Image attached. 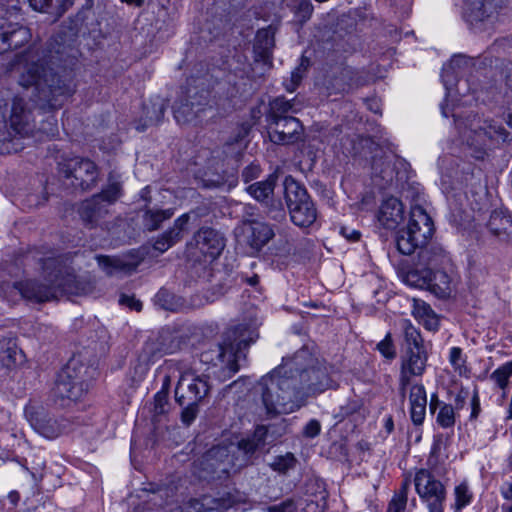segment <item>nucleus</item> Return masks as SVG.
Returning <instances> with one entry per match:
<instances>
[{
  "mask_svg": "<svg viewBox=\"0 0 512 512\" xmlns=\"http://www.w3.org/2000/svg\"><path fill=\"white\" fill-rule=\"evenodd\" d=\"M17 81L24 88L34 87L41 109H57L63 98L72 93L65 79L54 72L48 60L38 51L29 50L18 55L12 66Z\"/></svg>",
  "mask_w": 512,
  "mask_h": 512,
  "instance_id": "nucleus-1",
  "label": "nucleus"
},
{
  "mask_svg": "<svg viewBox=\"0 0 512 512\" xmlns=\"http://www.w3.org/2000/svg\"><path fill=\"white\" fill-rule=\"evenodd\" d=\"M306 360H312L310 352L301 349L291 359H284L280 366L261 378L259 386L262 402L269 417L292 413L304 405L303 395L296 387L293 367Z\"/></svg>",
  "mask_w": 512,
  "mask_h": 512,
  "instance_id": "nucleus-2",
  "label": "nucleus"
},
{
  "mask_svg": "<svg viewBox=\"0 0 512 512\" xmlns=\"http://www.w3.org/2000/svg\"><path fill=\"white\" fill-rule=\"evenodd\" d=\"M260 325L255 310L249 312L242 322L230 328L225 339L218 348V362L223 379L231 378L240 367V361L245 359L244 350L258 338Z\"/></svg>",
  "mask_w": 512,
  "mask_h": 512,
  "instance_id": "nucleus-3",
  "label": "nucleus"
},
{
  "mask_svg": "<svg viewBox=\"0 0 512 512\" xmlns=\"http://www.w3.org/2000/svg\"><path fill=\"white\" fill-rule=\"evenodd\" d=\"M460 133L462 140L474 151L476 158H482L487 150L505 142L509 136L502 125L478 117L471 119Z\"/></svg>",
  "mask_w": 512,
  "mask_h": 512,
  "instance_id": "nucleus-4",
  "label": "nucleus"
},
{
  "mask_svg": "<svg viewBox=\"0 0 512 512\" xmlns=\"http://www.w3.org/2000/svg\"><path fill=\"white\" fill-rule=\"evenodd\" d=\"M283 186L292 222L299 227L311 226L317 219V210L307 190L291 176L285 177Z\"/></svg>",
  "mask_w": 512,
  "mask_h": 512,
  "instance_id": "nucleus-5",
  "label": "nucleus"
},
{
  "mask_svg": "<svg viewBox=\"0 0 512 512\" xmlns=\"http://www.w3.org/2000/svg\"><path fill=\"white\" fill-rule=\"evenodd\" d=\"M10 134L13 137L6 143L7 153L19 152L24 148L20 140H30L35 132V117L32 107L22 97L15 96L9 116Z\"/></svg>",
  "mask_w": 512,
  "mask_h": 512,
  "instance_id": "nucleus-6",
  "label": "nucleus"
},
{
  "mask_svg": "<svg viewBox=\"0 0 512 512\" xmlns=\"http://www.w3.org/2000/svg\"><path fill=\"white\" fill-rule=\"evenodd\" d=\"M312 360L303 361L302 364L293 367V375L296 379V387L303 400L308 396L325 391L332 386V380L328 369L310 353Z\"/></svg>",
  "mask_w": 512,
  "mask_h": 512,
  "instance_id": "nucleus-7",
  "label": "nucleus"
},
{
  "mask_svg": "<svg viewBox=\"0 0 512 512\" xmlns=\"http://www.w3.org/2000/svg\"><path fill=\"white\" fill-rule=\"evenodd\" d=\"M234 466L231 450L224 445H217L194 463L193 473L200 480H220L226 478Z\"/></svg>",
  "mask_w": 512,
  "mask_h": 512,
  "instance_id": "nucleus-8",
  "label": "nucleus"
},
{
  "mask_svg": "<svg viewBox=\"0 0 512 512\" xmlns=\"http://www.w3.org/2000/svg\"><path fill=\"white\" fill-rule=\"evenodd\" d=\"M414 485L420 499L426 503L429 512H443L446 491L442 482L427 469H420L414 477Z\"/></svg>",
  "mask_w": 512,
  "mask_h": 512,
  "instance_id": "nucleus-9",
  "label": "nucleus"
},
{
  "mask_svg": "<svg viewBox=\"0 0 512 512\" xmlns=\"http://www.w3.org/2000/svg\"><path fill=\"white\" fill-rule=\"evenodd\" d=\"M65 178L71 179V185L82 190L94 187L98 180V169L89 159L73 158L62 164Z\"/></svg>",
  "mask_w": 512,
  "mask_h": 512,
  "instance_id": "nucleus-10",
  "label": "nucleus"
},
{
  "mask_svg": "<svg viewBox=\"0 0 512 512\" xmlns=\"http://www.w3.org/2000/svg\"><path fill=\"white\" fill-rule=\"evenodd\" d=\"M0 291L7 298L12 299L19 294L24 299L36 302L49 301L56 295L55 285L43 286L31 280L14 283L3 281L0 284Z\"/></svg>",
  "mask_w": 512,
  "mask_h": 512,
  "instance_id": "nucleus-11",
  "label": "nucleus"
},
{
  "mask_svg": "<svg viewBox=\"0 0 512 512\" xmlns=\"http://www.w3.org/2000/svg\"><path fill=\"white\" fill-rule=\"evenodd\" d=\"M86 385L76 374L75 367L69 363L58 374L53 395L57 399L77 401L86 392Z\"/></svg>",
  "mask_w": 512,
  "mask_h": 512,
  "instance_id": "nucleus-12",
  "label": "nucleus"
},
{
  "mask_svg": "<svg viewBox=\"0 0 512 512\" xmlns=\"http://www.w3.org/2000/svg\"><path fill=\"white\" fill-rule=\"evenodd\" d=\"M209 391V385L205 376H198L193 371L181 373L175 390L176 401L184 404V400L198 403Z\"/></svg>",
  "mask_w": 512,
  "mask_h": 512,
  "instance_id": "nucleus-13",
  "label": "nucleus"
},
{
  "mask_svg": "<svg viewBox=\"0 0 512 512\" xmlns=\"http://www.w3.org/2000/svg\"><path fill=\"white\" fill-rule=\"evenodd\" d=\"M26 416L31 427L47 439L57 438L69 428L67 419L54 418L43 409L30 408L26 411Z\"/></svg>",
  "mask_w": 512,
  "mask_h": 512,
  "instance_id": "nucleus-14",
  "label": "nucleus"
},
{
  "mask_svg": "<svg viewBox=\"0 0 512 512\" xmlns=\"http://www.w3.org/2000/svg\"><path fill=\"white\" fill-rule=\"evenodd\" d=\"M427 360L428 355L424 348L405 350V354L402 356L400 368V394L403 396L405 395L412 376H421L424 373Z\"/></svg>",
  "mask_w": 512,
  "mask_h": 512,
  "instance_id": "nucleus-15",
  "label": "nucleus"
},
{
  "mask_svg": "<svg viewBox=\"0 0 512 512\" xmlns=\"http://www.w3.org/2000/svg\"><path fill=\"white\" fill-rule=\"evenodd\" d=\"M238 231L242 241L256 252L274 237V231L268 224L255 220L243 221Z\"/></svg>",
  "mask_w": 512,
  "mask_h": 512,
  "instance_id": "nucleus-16",
  "label": "nucleus"
},
{
  "mask_svg": "<svg viewBox=\"0 0 512 512\" xmlns=\"http://www.w3.org/2000/svg\"><path fill=\"white\" fill-rule=\"evenodd\" d=\"M304 128L297 118H286L269 124V138L278 145L294 144L303 139Z\"/></svg>",
  "mask_w": 512,
  "mask_h": 512,
  "instance_id": "nucleus-17",
  "label": "nucleus"
},
{
  "mask_svg": "<svg viewBox=\"0 0 512 512\" xmlns=\"http://www.w3.org/2000/svg\"><path fill=\"white\" fill-rule=\"evenodd\" d=\"M407 163L404 159L393 154L385 155L383 158L375 159L372 169L387 184L394 180H402L405 176Z\"/></svg>",
  "mask_w": 512,
  "mask_h": 512,
  "instance_id": "nucleus-18",
  "label": "nucleus"
},
{
  "mask_svg": "<svg viewBox=\"0 0 512 512\" xmlns=\"http://www.w3.org/2000/svg\"><path fill=\"white\" fill-rule=\"evenodd\" d=\"M407 395L409 402V413L414 425L423 424L426 416L427 393L425 387L420 383H409L404 397ZM403 397V395L401 394Z\"/></svg>",
  "mask_w": 512,
  "mask_h": 512,
  "instance_id": "nucleus-19",
  "label": "nucleus"
},
{
  "mask_svg": "<svg viewBox=\"0 0 512 512\" xmlns=\"http://www.w3.org/2000/svg\"><path fill=\"white\" fill-rule=\"evenodd\" d=\"M194 240L200 252L211 259H216L225 247L224 237L212 228H201Z\"/></svg>",
  "mask_w": 512,
  "mask_h": 512,
  "instance_id": "nucleus-20",
  "label": "nucleus"
},
{
  "mask_svg": "<svg viewBox=\"0 0 512 512\" xmlns=\"http://www.w3.org/2000/svg\"><path fill=\"white\" fill-rule=\"evenodd\" d=\"M407 227L419 237V240L421 239L426 242L431 239L434 233L432 218L422 206L417 204L411 207Z\"/></svg>",
  "mask_w": 512,
  "mask_h": 512,
  "instance_id": "nucleus-21",
  "label": "nucleus"
},
{
  "mask_svg": "<svg viewBox=\"0 0 512 512\" xmlns=\"http://www.w3.org/2000/svg\"><path fill=\"white\" fill-rule=\"evenodd\" d=\"M404 219V206L395 198L385 199L379 209L378 220L387 229H395Z\"/></svg>",
  "mask_w": 512,
  "mask_h": 512,
  "instance_id": "nucleus-22",
  "label": "nucleus"
},
{
  "mask_svg": "<svg viewBox=\"0 0 512 512\" xmlns=\"http://www.w3.org/2000/svg\"><path fill=\"white\" fill-rule=\"evenodd\" d=\"M489 232L502 242H512V216L505 210L491 212L487 222Z\"/></svg>",
  "mask_w": 512,
  "mask_h": 512,
  "instance_id": "nucleus-23",
  "label": "nucleus"
},
{
  "mask_svg": "<svg viewBox=\"0 0 512 512\" xmlns=\"http://www.w3.org/2000/svg\"><path fill=\"white\" fill-rule=\"evenodd\" d=\"M100 196L93 195L83 201L78 209L81 219L88 225L94 226L108 213V206L103 203Z\"/></svg>",
  "mask_w": 512,
  "mask_h": 512,
  "instance_id": "nucleus-24",
  "label": "nucleus"
},
{
  "mask_svg": "<svg viewBox=\"0 0 512 512\" xmlns=\"http://www.w3.org/2000/svg\"><path fill=\"white\" fill-rule=\"evenodd\" d=\"M188 97L190 100H187L185 103L180 102L174 105V117L178 123L188 122L198 116V113L202 109L198 108L197 110H194V108L202 106L205 103L207 99V92L202 93L199 96V100L196 99L194 95H191V91L188 92Z\"/></svg>",
  "mask_w": 512,
  "mask_h": 512,
  "instance_id": "nucleus-25",
  "label": "nucleus"
},
{
  "mask_svg": "<svg viewBox=\"0 0 512 512\" xmlns=\"http://www.w3.org/2000/svg\"><path fill=\"white\" fill-rule=\"evenodd\" d=\"M495 10L493 0H466L465 17L470 24L482 22Z\"/></svg>",
  "mask_w": 512,
  "mask_h": 512,
  "instance_id": "nucleus-26",
  "label": "nucleus"
},
{
  "mask_svg": "<svg viewBox=\"0 0 512 512\" xmlns=\"http://www.w3.org/2000/svg\"><path fill=\"white\" fill-rule=\"evenodd\" d=\"M269 106L270 124L279 120H286V118H293L292 116H288V114L297 113L300 110V105L295 99L287 100L285 97H277L273 99Z\"/></svg>",
  "mask_w": 512,
  "mask_h": 512,
  "instance_id": "nucleus-27",
  "label": "nucleus"
},
{
  "mask_svg": "<svg viewBox=\"0 0 512 512\" xmlns=\"http://www.w3.org/2000/svg\"><path fill=\"white\" fill-rule=\"evenodd\" d=\"M453 279L444 271H432L430 269L427 289L438 297H448L453 291Z\"/></svg>",
  "mask_w": 512,
  "mask_h": 512,
  "instance_id": "nucleus-28",
  "label": "nucleus"
},
{
  "mask_svg": "<svg viewBox=\"0 0 512 512\" xmlns=\"http://www.w3.org/2000/svg\"><path fill=\"white\" fill-rule=\"evenodd\" d=\"M429 275L430 268L414 269L401 267L398 269V277L401 281L413 288L427 289Z\"/></svg>",
  "mask_w": 512,
  "mask_h": 512,
  "instance_id": "nucleus-29",
  "label": "nucleus"
},
{
  "mask_svg": "<svg viewBox=\"0 0 512 512\" xmlns=\"http://www.w3.org/2000/svg\"><path fill=\"white\" fill-rule=\"evenodd\" d=\"M99 266L109 275L116 272L131 273L136 269L138 261H127L120 257L97 256Z\"/></svg>",
  "mask_w": 512,
  "mask_h": 512,
  "instance_id": "nucleus-30",
  "label": "nucleus"
},
{
  "mask_svg": "<svg viewBox=\"0 0 512 512\" xmlns=\"http://www.w3.org/2000/svg\"><path fill=\"white\" fill-rule=\"evenodd\" d=\"M414 317L428 330L434 331L438 329L439 319L431 307L421 300H414L413 311Z\"/></svg>",
  "mask_w": 512,
  "mask_h": 512,
  "instance_id": "nucleus-31",
  "label": "nucleus"
},
{
  "mask_svg": "<svg viewBox=\"0 0 512 512\" xmlns=\"http://www.w3.org/2000/svg\"><path fill=\"white\" fill-rule=\"evenodd\" d=\"M396 244L400 253L411 255L416 249L424 247L427 242L421 239L419 240V237L406 227L398 232Z\"/></svg>",
  "mask_w": 512,
  "mask_h": 512,
  "instance_id": "nucleus-32",
  "label": "nucleus"
},
{
  "mask_svg": "<svg viewBox=\"0 0 512 512\" xmlns=\"http://www.w3.org/2000/svg\"><path fill=\"white\" fill-rule=\"evenodd\" d=\"M274 34L275 31L272 27L261 29L257 32L254 49L263 60H267L270 57L274 47Z\"/></svg>",
  "mask_w": 512,
  "mask_h": 512,
  "instance_id": "nucleus-33",
  "label": "nucleus"
},
{
  "mask_svg": "<svg viewBox=\"0 0 512 512\" xmlns=\"http://www.w3.org/2000/svg\"><path fill=\"white\" fill-rule=\"evenodd\" d=\"M277 181L275 174H270L264 181H259L249 185L246 191L257 201L268 199L274 191Z\"/></svg>",
  "mask_w": 512,
  "mask_h": 512,
  "instance_id": "nucleus-34",
  "label": "nucleus"
},
{
  "mask_svg": "<svg viewBox=\"0 0 512 512\" xmlns=\"http://www.w3.org/2000/svg\"><path fill=\"white\" fill-rule=\"evenodd\" d=\"M29 31L25 27H18L11 32L1 34L0 52L10 48H18L29 39Z\"/></svg>",
  "mask_w": 512,
  "mask_h": 512,
  "instance_id": "nucleus-35",
  "label": "nucleus"
},
{
  "mask_svg": "<svg viewBox=\"0 0 512 512\" xmlns=\"http://www.w3.org/2000/svg\"><path fill=\"white\" fill-rule=\"evenodd\" d=\"M444 257V250L439 246L422 247L418 254L419 265L424 268L435 267L442 263Z\"/></svg>",
  "mask_w": 512,
  "mask_h": 512,
  "instance_id": "nucleus-36",
  "label": "nucleus"
},
{
  "mask_svg": "<svg viewBox=\"0 0 512 512\" xmlns=\"http://www.w3.org/2000/svg\"><path fill=\"white\" fill-rule=\"evenodd\" d=\"M466 64L467 61L465 57L454 56L448 64L444 65L441 77L448 93L451 92L452 87L456 81V71L461 69V67Z\"/></svg>",
  "mask_w": 512,
  "mask_h": 512,
  "instance_id": "nucleus-37",
  "label": "nucleus"
},
{
  "mask_svg": "<svg viewBox=\"0 0 512 512\" xmlns=\"http://www.w3.org/2000/svg\"><path fill=\"white\" fill-rule=\"evenodd\" d=\"M173 214V209L147 210L144 214L143 222L149 231H154L160 227L163 221L170 219Z\"/></svg>",
  "mask_w": 512,
  "mask_h": 512,
  "instance_id": "nucleus-38",
  "label": "nucleus"
},
{
  "mask_svg": "<svg viewBox=\"0 0 512 512\" xmlns=\"http://www.w3.org/2000/svg\"><path fill=\"white\" fill-rule=\"evenodd\" d=\"M401 327L404 333L406 349L424 348L420 332L409 320H402Z\"/></svg>",
  "mask_w": 512,
  "mask_h": 512,
  "instance_id": "nucleus-39",
  "label": "nucleus"
},
{
  "mask_svg": "<svg viewBox=\"0 0 512 512\" xmlns=\"http://www.w3.org/2000/svg\"><path fill=\"white\" fill-rule=\"evenodd\" d=\"M122 195V185L119 181L109 178V184L96 196H100V200L107 206L115 203Z\"/></svg>",
  "mask_w": 512,
  "mask_h": 512,
  "instance_id": "nucleus-40",
  "label": "nucleus"
},
{
  "mask_svg": "<svg viewBox=\"0 0 512 512\" xmlns=\"http://www.w3.org/2000/svg\"><path fill=\"white\" fill-rule=\"evenodd\" d=\"M189 218L187 213L181 215L174 221L173 227L165 232L171 246L182 239L183 233L187 230Z\"/></svg>",
  "mask_w": 512,
  "mask_h": 512,
  "instance_id": "nucleus-41",
  "label": "nucleus"
},
{
  "mask_svg": "<svg viewBox=\"0 0 512 512\" xmlns=\"http://www.w3.org/2000/svg\"><path fill=\"white\" fill-rule=\"evenodd\" d=\"M58 133L57 120L54 115H48L34 132L33 138L42 140L44 137H54Z\"/></svg>",
  "mask_w": 512,
  "mask_h": 512,
  "instance_id": "nucleus-42",
  "label": "nucleus"
},
{
  "mask_svg": "<svg viewBox=\"0 0 512 512\" xmlns=\"http://www.w3.org/2000/svg\"><path fill=\"white\" fill-rule=\"evenodd\" d=\"M287 5L294 12L295 18L298 22L304 23L310 19L313 12V6L309 0H298L293 5L289 3H287Z\"/></svg>",
  "mask_w": 512,
  "mask_h": 512,
  "instance_id": "nucleus-43",
  "label": "nucleus"
},
{
  "mask_svg": "<svg viewBox=\"0 0 512 512\" xmlns=\"http://www.w3.org/2000/svg\"><path fill=\"white\" fill-rule=\"evenodd\" d=\"M455 495V508L456 510H461L463 507L470 504L473 494L467 484V482H462L457 485L454 489Z\"/></svg>",
  "mask_w": 512,
  "mask_h": 512,
  "instance_id": "nucleus-44",
  "label": "nucleus"
},
{
  "mask_svg": "<svg viewBox=\"0 0 512 512\" xmlns=\"http://www.w3.org/2000/svg\"><path fill=\"white\" fill-rule=\"evenodd\" d=\"M436 422L442 428H450L455 424V412L452 405L443 403L436 416Z\"/></svg>",
  "mask_w": 512,
  "mask_h": 512,
  "instance_id": "nucleus-45",
  "label": "nucleus"
},
{
  "mask_svg": "<svg viewBox=\"0 0 512 512\" xmlns=\"http://www.w3.org/2000/svg\"><path fill=\"white\" fill-rule=\"evenodd\" d=\"M511 376L512 362H507L503 364L491 374V378L502 389H504L507 386L508 380Z\"/></svg>",
  "mask_w": 512,
  "mask_h": 512,
  "instance_id": "nucleus-46",
  "label": "nucleus"
},
{
  "mask_svg": "<svg viewBox=\"0 0 512 512\" xmlns=\"http://www.w3.org/2000/svg\"><path fill=\"white\" fill-rule=\"evenodd\" d=\"M152 406H153L152 412L155 417L164 415L167 412V410H168V391H167V389L163 388L161 391H159L155 394Z\"/></svg>",
  "mask_w": 512,
  "mask_h": 512,
  "instance_id": "nucleus-47",
  "label": "nucleus"
},
{
  "mask_svg": "<svg viewBox=\"0 0 512 512\" xmlns=\"http://www.w3.org/2000/svg\"><path fill=\"white\" fill-rule=\"evenodd\" d=\"M22 358V352L17 348V346L14 343L12 345H9L0 356L1 362L6 367H11L17 364L18 362H21Z\"/></svg>",
  "mask_w": 512,
  "mask_h": 512,
  "instance_id": "nucleus-48",
  "label": "nucleus"
},
{
  "mask_svg": "<svg viewBox=\"0 0 512 512\" xmlns=\"http://www.w3.org/2000/svg\"><path fill=\"white\" fill-rule=\"evenodd\" d=\"M407 488L408 482L403 484L402 490L399 494L395 495L389 503L388 512H403L407 504Z\"/></svg>",
  "mask_w": 512,
  "mask_h": 512,
  "instance_id": "nucleus-49",
  "label": "nucleus"
},
{
  "mask_svg": "<svg viewBox=\"0 0 512 512\" xmlns=\"http://www.w3.org/2000/svg\"><path fill=\"white\" fill-rule=\"evenodd\" d=\"M295 462L294 455L287 453L286 455L276 457L271 466L275 471L285 473L295 465Z\"/></svg>",
  "mask_w": 512,
  "mask_h": 512,
  "instance_id": "nucleus-50",
  "label": "nucleus"
},
{
  "mask_svg": "<svg viewBox=\"0 0 512 512\" xmlns=\"http://www.w3.org/2000/svg\"><path fill=\"white\" fill-rule=\"evenodd\" d=\"M325 492H321L317 500L306 499L300 502L302 512H324Z\"/></svg>",
  "mask_w": 512,
  "mask_h": 512,
  "instance_id": "nucleus-51",
  "label": "nucleus"
},
{
  "mask_svg": "<svg viewBox=\"0 0 512 512\" xmlns=\"http://www.w3.org/2000/svg\"><path fill=\"white\" fill-rule=\"evenodd\" d=\"M225 446L231 450V456L234 458L235 452L253 453L257 449L258 444L253 439H243L237 445L230 444Z\"/></svg>",
  "mask_w": 512,
  "mask_h": 512,
  "instance_id": "nucleus-52",
  "label": "nucleus"
},
{
  "mask_svg": "<svg viewBox=\"0 0 512 512\" xmlns=\"http://www.w3.org/2000/svg\"><path fill=\"white\" fill-rule=\"evenodd\" d=\"M377 350L387 359L395 358L396 351L390 333L377 344Z\"/></svg>",
  "mask_w": 512,
  "mask_h": 512,
  "instance_id": "nucleus-53",
  "label": "nucleus"
},
{
  "mask_svg": "<svg viewBox=\"0 0 512 512\" xmlns=\"http://www.w3.org/2000/svg\"><path fill=\"white\" fill-rule=\"evenodd\" d=\"M449 361L456 371L460 374L465 370V359L462 350L459 347H453L449 353Z\"/></svg>",
  "mask_w": 512,
  "mask_h": 512,
  "instance_id": "nucleus-54",
  "label": "nucleus"
},
{
  "mask_svg": "<svg viewBox=\"0 0 512 512\" xmlns=\"http://www.w3.org/2000/svg\"><path fill=\"white\" fill-rule=\"evenodd\" d=\"M197 415V403L191 402L187 404L186 408L182 411L181 419L186 425H190L196 418Z\"/></svg>",
  "mask_w": 512,
  "mask_h": 512,
  "instance_id": "nucleus-55",
  "label": "nucleus"
},
{
  "mask_svg": "<svg viewBox=\"0 0 512 512\" xmlns=\"http://www.w3.org/2000/svg\"><path fill=\"white\" fill-rule=\"evenodd\" d=\"M303 74H304V69L301 66L295 68L291 72L290 82L285 84L286 90L289 92L295 91L296 87L299 85V83L301 82V80L303 78Z\"/></svg>",
  "mask_w": 512,
  "mask_h": 512,
  "instance_id": "nucleus-56",
  "label": "nucleus"
},
{
  "mask_svg": "<svg viewBox=\"0 0 512 512\" xmlns=\"http://www.w3.org/2000/svg\"><path fill=\"white\" fill-rule=\"evenodd\" d=\"M261 168L257 164H250L242 172V178L244 182L248 183L260 176Z\"/></svg>",
  "mask_w": 512,
  "mask_h": 512,
  "instance_id": "nucleus-57",
  "label": "nucleus"
},
{
  "mask_svg": "<svg viewBox=\"0 0 512 512\" xmlns=\"http://www.w3.org/2000/svg\"><path fill=\"white\" fill-rule=\"evenodd\" d=\"M321 431V425L319 421L312 419L310 420L303 429V435L308 438H314Z\"/></svg>",
  "mask_w": 512,
  "mask_h": 512,
  "instance_id": "nucleus-58",
  "label": "nucleus"
},
{
  "mask_svg": "<svg viewBox=\"0 0 512 512\" xmlns=\"http://www.w3.org/2000/svg\"><path fill=\"white\" fill-rule=\"evenodd\" d=\"M163 114H164V105L163 103H158L157 105H154V109H153V112L150 113L149 111L147 112V121L149 124H156L158 122H160L161 118L163 117Z\"/></svg>",
  "mask_w": 512,
  "mask_h": 512,
  "instance_id": "nucleus-59",
  "label": "nucleus"
},
{
  "mask_svg": "<svg viewBox=\"0 0 512 512\" xmlns=\"http://www.w3.org/2000/svg\"><path fill=\"white\" fill-rule=\"evenodd\" d=\"M269 512H297V509L292 500H287L280 505L270 507Z\"/></svg>",
  "mask_w": 512,
  "mask_h": 512,
  "instance_id": "nucleus-60",
  "label": "nucleus"
},
{
  "mask_svg": "<svg viewBox=\"0 0 512 512\" xmlns=\"http://www.w3.org/2000/svg\"><path fill=\"white\" fill-rule=\"evenodd\" d=\"M120 303L127 305L129 308L135 311H140L142 309V303L132 296L122 295L120 298Z\"/></svg>",
  "mask_w": 512,
  "mask_h": 512,
  "instance_id": "nucleus-61",
  "label": "nucleus"
},
{
  "mask_svg": "<svg viewBox=\"0 0 512 512\" xmlns=\"http://www.w3.org/2000/svg\"><path fill=\"white\" fill-rule=\"evenodd\" d=\"M30 6L39 12H48L52 5V0H29Z\"/></svg>",
  "mask_w": 512,
  "mask_h": 512,
  "instance_id": "nucleus-62",
  "label": "nucleus"
},
{
  "mask_svg": "<svg viewBox=\"0 0 512 512\" xmlns=\"http://www.w3.org/2000/svg\"><path fill=\"white\" fill-rule=\"evenodd\" d=\"M153 247L155 250L161 253L167 251L170 247H172L169 243V240L167 239L165 232L156 239Z\"/></svg>",
  "mask_w": 512,
  "mask_h": 512,
  "instance_id": "nucleus-63",
  "label": "nucleus"
},
{
  "mask_svg": "<svg viewBox=\"0 0 512 512\" xmlns=\"http://www.w3.org/2000/svg\"><path fill=\"white\" fill-rule=\"evenodd\" d=\"M501 494L505 500L512 503V484L504 483L501 487Z\"/></svg>",
  "mask_w": 512,
  "mask_h": 512,
  "instance_id": "nucleus-64",
  "label": "nucleus"
}]
</instances>
